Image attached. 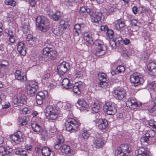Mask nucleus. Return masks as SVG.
<instances>
[{
	"instance_id": "obj_4",
	"label": "nucleus",
	"mask_w": 156,
	"mask_h": 156,
	"mask_svg": "<svg viewBox=\"0 0 156 156\" xmlns=\"http://www.w3.org/2000/svg\"><path fill=\"white\" fill-rule=\"evenodd\" d=\"M65 124L66 129L68 131H77L79 129V125L78 122L73 119L68 118L66 120Z\"/></svg>"
},
{
	"instance_id": "obj_56",
	"label": "nucleus",
	"mask_w": 156,
	"mask_h": 156,
	"mask_svg": "<svg viewBox=\"0 0 156 156\" xmlns=\"http://www.w3.org/2000/svg\"><path fill=\"white\" fill-rule=\"evenodd\" d=\"M129 22L131 26L135 27L137 26V21L135 19L130 20Z\"/></svg>"
},
{
	"instance_id": "obj_31",
	"label": "nucleus",
	"mask_w": 156,
	"mask_h": 156,
	"mask_svg": "<svg viewBox=\"0 0 156 156\" xmlns=\"http://www.w3.org/2000/svg\"><path fill=\"white\" fill-rule=\"evenodd\" d=\"M83 38L89 43L91 44L93 42L92 37L91 34L90 33H84L83 34Z\"/></svg>"
},
{
	"instance_id": "obj_63",
	"label": "nucleus",
	"mask_w": 156,
	"mask_h": 156,
	"mask_svg": "<svg viewBox=\"0 0 156 156\" xmlns=\"http://www.w3.org/2000/svg\"><path fill=\"white\" fill-rule=\"evenodd\" d=\"M62 144L61 143H59L58 142V143L55 144L54 145V148L56 150H59L60 149H61L62 147Z\"/></svg>"
},
{
	"instance_id": "obj_47",
	"label": "nucleus",
	"mask_w": 156,
	"mask_h": 156,
	"mask_svg": "<svg viewBox=\"0 0 156 156\" xmlns=\"http://www.w3.org/2000/svg\"><path fill=\"white\" fill-rule=\"evenodd\" d=\"M47 94L48 92L46 91H44V92L40 91L38 93L36 96L45 99V97Z\"/></svg>"
},
{
	"instance_id": "obj_62",
	"label": "nucleus",
	"mask_w": 156,
	"mask_h": 156,
	"mask_svg": "<svg viewBox=\"0 0 156 156\" xmlns=\"http://www.w3.org/2000/svg\"><path fill=\"white\" fill-rule=\"evenodd\" d=\"M71 105L69 103H67L65 106V108L68 111H69V113L70 112H72V111H71Z\"/></svg>"
},
{
	"instance_id": "obj_37",
	"label": "nucleus",
	"mask_w": 156,
	"mask_h": 156,
	"mask_svg": "<svg viewBox=\"0 0 156 156\" xmlns=\"http://www.w3.org/2000/svg\"><path fill=\"white\" fill-rule=\"evenodd\" d=\"M64 30L58 27L54 28L53 32L57 36H60L62 34Z\"/></svg>"
},
{
	"instance_id": "obj_19",
	"label": "nucleus",
	"mask_w": 156,
	"mask_h": 156,
	"mask_svg": "<svg viewBox=\"0 0 156 156\" xmlns=\"http://www.w3.org/2000/svg\"><path fill=\"white\" fill-rule=\"evenodd\" d=\"M105 143V140L101 138L96 137L93 142L94 146L96 148H99L102 147Z\"/></svg>"
},
{
	"instance_id": "obj_45",
	"label": "nucleus",
	"mask_w": 156,
	"mask_h": 156,
	"mask_svg": "<svg viewBox=\"0 0 156 156\" xmlns=\"http://www.w3.org/2000/svg\"><path fill=\"white\" fill-rule=\"evenodd\" d=\"M152 106L148 108V110L150 112L152 113L156 110V99L154 100L152 103Z\"/></svg>"
},
{
	"instance_id": "obj_59",
	"label": "nucleus",
	"mask_w": 156,
	"mask_h": 156,
	"mask_svg": "<svg viewBox=\"0 0 156 156\" xmlns=\"http://www.w3.org/2000/svg\"><path fill=\"white\" fill-rule=\"evenodd\" d=\"M109 11L111 12L115 11L116 10V8L115 5L111 4L110 5L109 8Z\"/></svg>"
},
{
	"instance_id": "obj_28",
	"label": "nucleus",
	"mask_w": 156,
	"mask_h": 156,
	"mask_svg": "<svg viewBox=\"0 0 156 156\" xmlns=\"http://www.w3.org/2000/svg\"><path fill=\"white\" fill-rule=\"evenodd\" d=\"M31 126L32 129L34 132H41L42 127L38 124L36 121L31 122Z\"/></svg>"
},
{
	"instance_id": "obj_38",
	"label": "nucleus",
	"mask_w": 156,
	"mask_h": 156,
	"mask_svg": "<svg viewBox=\"0 0 156 156\" xmlns=\"http://www.w3.org/2000/svg\"><path fill=\"white\" fill-rule=\"evenodd\" d=\"M15 154L20 156H27L26 151L22 149H17L15 151Z\"/></svg>"
},
{
	"instance_id": "obj_33",
	"label": "nucleus",
	"mask_w": 156,
	"mask_h": 156,
	"mask_svg": "<svg viewBox=\"0 0 156 156\" xmlns=\"http://www.w3.org/2000/svg\"><path fill=\"white\" fill-rule=\"evenodd\" d=\"M8 31V32L7 34L9 41L11 43H14L16 40V36L13 34L12 31H9V30Z\"/></svg>"
},
{
	"instance_id": "obj_35",
	"label": "nucleus",
	"mask_w": 156,
	"mask_h": 156,
	"mask_svg": "<svg viewBox=\"0 0 156 156\" xmlns=\"http://www.w3.org/2000/svg\"><path fill=\"white\" fill-rule=\"evenodd\" d=\"M61 151L63 153L65 154H68L70 151V147L66 145H63L61 147Z\"/></svg>"
},
{
	"instance_id": "obj_40",
	"label": "nucleus",
	"mask_w": 156,
	"mask_h": 156,
	"mask_svg": "<svg viewBox=\"0 0 156 156\" xmlns=\"http://www.w3.org/2000/svg\"><path fill=\"white\" fill-rule=\"evenodd\" d=\"M155 130L151 129L149 130H148L145 133L146 135V136L150 138L153 137L155 135Z\"/></svg>"
},
{
	"instance_id": "obj_58",
	"label": "nucleus",
	"mask_w": 156,
	"mask_h": 156,
	"mask_svg": "<svg viewBox=\"0 0 156 156\" xmlns=\"http://www.w3.org/2000/svg\"><path fill=\"white\" fill-rule=\"evenodd\" d=\"M19 123L21 126L26 125L27 123V120L25 119L24 118H20L19 119Z\"/></svg>"
},
{
	"instance_id": "obj_39",
	"label": "nucleus",
	"mask_w": 156,
	"mask_h": 156,
	"mask_svg": "<svg viewBox=\"0 0 156 156\" xmlns=\"http://www.w3.org/2000/svg\"><path fill=\"white\" fill-rule=\"evenodd\" d=\"M32 112V110L30 108L27 107H25L20 110V113L21 114H29Z\"/></svg>"
},
{
	"instance_id": "obj_10",
	"label": "nucleus",
	"mask_w": 156,
	"mask_h": 156,
	"mask_svg": "<svg viewBox=\"0 0 156 156\" xmlns=\"http://www.w3.org/2000/svg\"><path fill=\"white\" fill-rule=\"evenodd\" d=\"M69 65L66 62H63L57 67L58 72L62 75H63L66 72L69 67Z\"/></svg>"
},
{
	"instance_id": "obj_17",
	"label": "nucleus",
	"mask_w": 156,
	"mask_h": 156,
	"mask_svg": "<svg viewBox=\"0 0 156 156\" xmlns=\"http://www.w3.org/2000/svg\"><path fill=\"white\" fill-rule=\"evenodd\" d=\"M83 87L82 82L79 81L73 84V90L74 93L79 94L81 93V90Z\"/></svg>"
},
{
	"instance_id": "obj_57",
	"label": "nucleus",
	"mask_w": 156,
	"mask_h": 156,
	"mask_svg": "<svg viewBox=\"0 0 156 156\" xmlns=\"http://www.w3.org/2000/svg\"><path fill=\"white\" fill-rule=\"evenodd\" d=\"M44 100L42 98L36 96V102L37 104L40 105L43 103V101Z\"/></svg>"
},
{
	"instance_id": "obj_6",
	"label": "nucleus",
	"mask_w": 156,
	"mask_h": 156,
	"mask_svg": "<svg viewBox=\"0 0 156 156\" xmlns=\"http://www.w3.org/2000/svg\"><path fill=\"white\" fill-rule=\"evenodd\" d=\"M45 115L48 117L49 120H55L58 117V111L51 105L48 106L44 111Z\"/></svg>"
},
{
	"instance_id": "obj_25",
	"label": "nucleus",
	"mask_w": 156,
	"mask_h": 156,
	"mask_svg": "<svg viewBox=\"0 0 156 156\" xmlns=\"http://www.w3.org/2000/svg\"><path fill=\"white\" fill-rule=\"evenodd\" d=\"M15 76L16 78L18 80L24 81H26L27 80L26 76L22 75L21 72L20 70H16L15 73Z\"/></svg>"
},
{
	"instance_id": "obj_20",
	"label": "nucleus",
	"mask_w": 156,
	"mask_h": 156,
	"mask_svg": "<svg viewBox=\"0 0 156 156\" xmlns=\"http://www.w3.org/2000/svg\"><path fill=\"white\" fill-rule=\"evenodd\" d=\"M84 25L83 24H76L74 26L73 35L74 36H77L82 32Z\"/></svg>"
},
{
	"instance_id": "obj_34",
	"label": "nucleus",
	"mask_w": 156,
	"mask_h": 156,
	"mask_svg": "<svg viewBox=\"0 0 156 156\" xmlns=\"http://www.w3.org/2000/svg\"><path fill=\"white\" fill-rule=\"evenodd\" d=\"M146 135L145 134L141 138L140 141L142 144L145 145H147L150 143V138L148 137H146Z\"/></svg>"
},
{
	"instance_id": "obj_14",
	"label": "nucleus",
	"mask_w": 156,
	"mask_h": 156,
	"mask_svg": "<svg viewBox=\"0 0 156 156\" xmlns=\"http://www.w3.org/2000/svg\"><path fill=\"white\" fill-rule=\"evenodd\" d=\"M147 72L151 76H156V64L152 62L148 64L147 66Z\"/></svg>"
},
{
	"instance_id": "obj_44",
	"label": "nucleus",
	"mask_w": 156,
	"mask_h": 156,
	"mask_svg": "<svg viewBox=\"0 0 156 156\" xmlns=\"http://www.w3.org/2000/svg\"><path fill=\"white\" fill-rule=\"evenodd\" d=\"M5 3L7 5L12 6H15L16 4V2L14 0H5Z\"/></svg>"
},
{
	"instance_id": "obj_36",
	"label": "nucleus",
	"mask_w": 156,
	"mask_h": 156,
	"mask_svg": "<svg viewBox=\"0 0 156 156\" xmlns=\"http://www.w3.org/2000/svg\"><path fill=\"white\" fill-rule=\"evenodd\" d=\"M90 12V9L85 7H81L79 11L80 14L81 15H83V14L86 13H89Z\"/></svg>"
},
{
	"instance_id": "obj_12",
	"label": "nucleus",
	"mask_w": 156,
	"mask_h": 156,
	"mask_svg": "<svg viewBox=\"0 0 156 156\" xmlns=\"http://www.w3.org/2000/svg\"><path fill=\"white\" fill-rule=\"evenodd\" d=\"M47 14L50 18L56 21L62 16V13L59 11H56V12L54 13L52 9H50L47 11Z\"/></svg>"
},
{
	"instance_id": "obj_11",
	"label": "nucleus",
	"mask_w": 156,
	"mask_h": 156,
	"mask_svg": "<svg viewBox=\"0 0 156 156\" xmlns=\"http://www.w3.org/2000/svg\"><path fill=\"white\" fill-rule=\"evenodd\" d=\"M22 134L20 131L14 133L10 136L11 139L16 144H19L23 140Z\"/></svg>"
},
{
	"instance_id": "obj_29",
	"label": "nucleus",
	"mask_w": 156,
	"mask_h": 156,
	"mask_svg": "<svg viewBox=\"0 0 156 156\" xmlns=\"http://www.w3.org/2000/svg\"><path fill=\"white\" fill-rule=\"evenodd\" d=\"M109 44L110 46L112 49H115L116 48H120L121 47L120 43L117 41V39L115 40L114 39L110 40L109 41Z\"/></svg>"
},
{
	"instance_id": "obj_13",
	"label": "nucleus",
	"mask_w": 156,
	"mask_h": 156,
	"mask_svg": "<svg viewBox=\"0 0 156 156\" xmlns=\"http://www.w3.org/2000/svg\"><path fill=\"white\" fill-rule=\"evenodd\" d=\"M91 21L94 23H97L101 20H104V18L102 19V14L100 12H95L90 15Z\"/></svg>"
},
{
	"instance_id": "obj_3",
	"label": "nucleus",
	"mask_w": 156,
	"mask_h": 156,
	"mask_svg": "<svg viewBox=\"0 0 156 156\" xmlns=\"http://www.w3.org/2000/svg\"><path fill=\"white\" fill-rule=\"evenodd\" d=\"M37 25L39 29L43 32H46L49 29V24L48 19L43 16H39L36 19Z\"/></svg>"
},
{
	"instance_id": "obj_30",
	"label": "nucleus",
	"mask_w": 156,
	"mask_h": 156,
	"mask_svg": "<svg viewBox=\"0 0 156 156\" xmlns=\"http://www.w3.org/2000/svg\"><path fill=\"white\" fill-rule=\"evenodd\" d=\"M149 152L147 148H145L143 147H140L138 149L137 151V154L136 156H143L144 155H145L148 154Z\"/></svg>"
},
{
	"instance_id": "obj_26",
	"label": "nucleus",
	"mask_w": 156,
	"mask_h": 156,
	"mask_svg": "<svg viewBox=\"0 0 156 156\" xmlns=\"http://www.w3.org/2000/svg\"><path fill=\"white\" fill-rule=\"evenodd\" d=\"M99 124L98 125V128L100 129H105L107 127L108 122L106 119H100L98 121Z\"/></svg>"
},
{
	"instance_id": "obj_48",
	"label": "nucleus",
	"mask_w": 156,
	"mask_h": 156,
	"mask_svg": "<svg viewBox=\"0 0 156 156\" xmlns=\"http://www.w3.org/2000/svg\"><path fill=\"white\" fill-rule=\"evenodd\" d=\"M67 26V23H66L64 20H61L59 22V27L60 28L63 30L66 29Z\"/></svg>"
},
{
	"instance_id": "obj_60",
	"label": "nucleus",
	"mask_w": 156,
	"mask_h": 156,
	"mask_svg": "<svg viewBox=\"0 0 156 156\" xmlns=\"http://www.w3.org/2000/svg\"><path fill=\"white\" fill-rule=\"evenodd\" d=\"M98 86L102 88H105L107 86V83L105 82H103L102 81H100L98 84Z\"/></svg>"
},
{
	"instance_id": "obj_55",
	"label": "nucleus",
	"mask_w": 156,
	"mask_h": 156,
	"mask_svg": "<svg viewBox=\"0 0 156 156\" xmlns=\"http://www.w3.org/2000/svg\"><path fill=\"white\" fill-rule=\"evenodd\" d=\"M27 41H32L35 42L37 39L35 37H33V36L31 34H28L26 37Z\"/></svg>"
},
{
	"instance_id": "obj_64",
	"label": "nucleus",
	"mask_w": 156,
	"mask_h": 156,
	"mask_svg": "<svg viewBox=\"0 0 156 156\" xmlns=\"http://www.w3.org/2000/svg\"><path fill=\"white\" fill-rule=\"evenodd\" d=\"M50 76V74L48 73H45L43 76V79L45 80L48 79Z\"/></svg>"
},
{
	"instance_id": "obj_2",
	"label": "nucleus",
	"mask_w": 156,
	"mask_h": 156,
	"mask_svg": "<svg viewBox=\"0 0 156 156\" xmlns=\"http://www.w3.org/2000/svg\"><path fill=\"white\" fill-rule=\"evenodd\" d=\"M57 53V51L54 48L48 47H45L43 49L40 59L45 62L49 58L53 60L55 58Z\"/></svg>"
},
{
	"instance_id": "obj_49",
	"label": "nucleus",
	"mask_w": 156,
	"mask_h": 156,
	"mask_svg": "<svg viewBox=\"0 0 156 156\" xmlns=\"http://www.w3.org/2000/svg\"><path fill=\"white\" fill-rule=\"evenodd\" d=\"M90 133L89 131L83 129L82 133L83 138L84 139L88 138L90 136Z\"/></svg>"
},
{
	"instance_id": "obj_24",
	"label": "nucleus",
	"mask_w": 156,
	"mask_h": 156,
	"mask_svg": "<svg viewBox=\"0 0 156 156\" xmlns=\"http://www.w3.org/2000/svg\"><path fill=\"white\" fill-rule=\"evenodd\" d=\"M41 153L44 156H54V153L47 147H44L41 150Z\"/></svg>"
},
{
	"instance_id": "obj_61",
	"label": "nucleus",
	"mask_w": 156,
	"mask_h": 156,
	"mask_svg": "<svg viewBox=\"0 0 156 156\" xmlns=\"http://www.w3.org/2000/svg\"><path fill=\"white\" fill-rule=\"evenodd\" d=\"M57 138L58 140V143L62 144L63 143L64 140L63 137L62 135L58 136H57Z\"/></svg>"
},
{
	"instance_id": "obj_22",
	"label": "nucleus",
	"mask_w": 156,
	"mask_h": 156,
	"mask_svg": "<svg viewBox=\"0 0 156 156\" xmlns=\"http://www.w3.org/2000/svg\"><path fill=\"white\" fill-rule=\"evenodd\" d=\"M17 50L21 55L24 56L26 54V51L24 44L23 42H20L18 43Z\"/></svg>"
},
{
	"instance_id": "obj_46",
	"label": "nucleus",
	"mask_w": 156,
	"mask_h": 156,
	"mask_svg": "<svg viewBox=\"0 0 156 156\" xmlns=\"http://www.w3.org/2000/svg\"><path fill=\"white\" fill-rule=\"evenodd\" d=\"M148 87L154 91L156 90V83L155 81H152L148 84Z\"/></svg>"
},
{
	"instance_id": "obj_16",
	"label": "nucleus",
	"mask_w": 156,
	"mask_h": 156,
	"mask_svg": "<svg viewBox=\"0 0 156 156\" xmlns=\"http://www.w3.org/2000/svg\"><path fill=\"white\" fill-rule=\"evenodd\" d=\"M114 94L120 100H122L126 96L125 90L123 88L118 89L114 90Z\"/></svg>"
},
{
	"instance_id": "obj_18",
	"label": "nucleus",
	"mask_w": 156,
	"mask_h": 156,
	"mask_svg": "<svg viewBox=\"0 0 156 156\" xmlns=\"http://www.w3.org/2000/svg\"><path fill=\"white\" fill-rule=\"evenodd\" d=\"M126 104L127 107L133 109H135L136 107H139L140 105V104H138L135 99H132L128 100L126 102Z\"/></svg>"
},
{
	"instance_id": "obj_51",
	"label": "nucleus",
	"mask_w": 156,
	"mask_h": 156,
	"mask_svg": "<svg viewBox=\"0 0 156 156\" xmlns=\"http://www.w3.org/2000/svg\"><path fill=\"white\" fill-rule=\"evenodd\" d=\"M75 76L76 78H80L83 76V72L81 68H79L76 71Z\"/></svg>"
},
{
	"instance_id": "obj_43",
	"label": "nucleus",
	"mask_w": 156,
	"mask_h": 156,
	"mask_svg": "<svg viewBox=\"0 0 156 156\" xmlns=\"http://www.w3.org/2000/svg\"><path fill=\"white\" fill-rule=\"evenodd\" d=\"M41 135L42 138L45 139L48 136V131L45 129H42L41 130Z\"/></svg>"
},
{
	"instance_id": "obj_52",
	"label": "nucleus",
	"mask_w": 156,
	"mask_h": 156,
	"mask_svg": "<svg viewBox=\"0 0 156 156\" xmlns=\"http://www.w3.org/2000/svg\"><path fill=\"white\" fill-rule=\"evenodd\" d=\"M148 125L151 126L153 128L154 130H155L156 133V122L154 121V120H149L148 122Z\"/></svg>"
},
{
	"instance_id": "obj_54",
	"label": "nucleus",
	"mask_w": 156,
	"mask_h": 156,
	"mask_svg": "<svg viewBox=\"0 0 156 156\" xmlns=\"http://www.w3.org/2000/svg\"><path fill=\"white\" fill-rule=\"evenodd\" d=\"M116 70L118 73H123L125 71V68L122 66L119 65L116 68Z\"/></svg>"
},
{
	"instance_id": "obj_50",
	"label": "nucleus",
	"mask_w": 156,
	"mask_h": 156,
	"mask_svg": "<svg viewBox=\"0 0 156 156\" xmlns=\"http://www.w3.org/2000/svg\"><path fill=\"white\" fill-rule=\"evenodd\" d=\"M150 54L148 50L144 51L142 53V58L143 59H147L148 58Z\"/></svg>"
},
{
	"instance_id": "obj_1",
	"label": "nucleus",
	"mask_w": 156,
	"mask_h": 156,
	"mask_svg": "<svg viewBox=\"0 0 156 156\" xmlns=\"http://www.w3.org/2000/svg\"><path fill=\"white\" fill-rule=\"evenodd\" d=\"M94 43L95 47L93 49V53L96 56L99 57L106 53L107 48L102 41L97 40Z\"/></svg>"
},
{
	"instance_id": "obj_15",
	"label": "nucleus",
	"mask_w": 156,
	"mask_h": 156,
	"mask_svg": "<svg viewBox=\"0 0 156 156\" xmlns=\"http://www.w3.org/2000/svg\"><path fill=\"white\" fill-rule=\"evenodd\" d=\"M14 104H17L20 106H22L26 103V97L25 96L21 95L14 98L13 100Z\"/></svg>"
},
{
	"instance_id": "obj_5",
	"label": "nucleus",
	"mask_w": 156,
	"mask_h": 156,
	"mask_svg": "<svg viewBox=\"0 0 156 156\" xmlns=\"http://www.w3.org/2000/svg\"><path fill=\"white\" fill-rule=\"evenodd\" d=\"M131 152V146L126 144H122L116 151V156H128Z\"/></svg>"
},
{
	"instance_id": "obj_9",
	"label": "nucleus",
	"mask_w": 156,
	"mask_h": 156,
	"mask_svg": "<svg viewBox=\"0 0 156 156\" xmlns=\"http://www.w3.org/2000/svg\"><path fill=\"white\" fill-rule=\"evenodd\" d=\"M103 109L106 112L107 114L109 115H114L117 111L114 104L110 102L106 103L104 106Z\"/></svg>"
},
{
	"instance_id": "obj_42",
	"label": "nucleus",
	"mask_w": 156,
	"mask_h": 156,
	"mask_svg": "<svg viewBox=\"0 0 156 156\" xmlns=\"http://www.w3.org/2000/svg\"><path fill=\"white\" fill-rule=\"evenodd\" d=\"M77 103L81 107L86 108L88 107L87 103L84 100H79L77 101Z\"/></svg>"
},
{
	"instance_id": "obj_23",
	"label": "nucleus",
	"mask_w": 156,
	"mask_h": 156,
	"mask_svg": "<svg viewBox=\"0 0 156 156\" xmlns=\"http://www.w3.org/2000/svg\"><path fill=\"white\" fill-rule=\"evenodd\" d=\"M11 152L4 146H0V156H11Z\"/></svg>"
},
{
	"instance_id": "obj_7",
	"label": "nucleus",
	"mask_w": 156,
	"mask_h": 156,
	"mask_svg": "<svg viewBox=\"0 0 156 156\" xmlns=\"http://www.w3.org/2000/svg\"><path fill=\"white\" fill-rule=\"evenodd\" d=\"M130 80L135 87L141 84L144 83L143 76L140 73H136L131 75Z\"/></svg>"
},
{
	"instance_id": "obj_41",
	"label": "nucleus",
	"mask_w": 156,
	"mask_h": 156,
	"mask_svg": "<svg viewBox=\"0 0 156 156\" xmlns=\"http://www.w3.org/2000/svg\"><path fill=\"white\" fill-rule=\"evenodd\" d=\"M98 76V79L100 81H102L103 82H106L107 75L105 73H99Z\"/></svg>"
},
{
	"instance_id": "obj_8",
	"label": "nucleus",
	"mask_w": 156,
	"mask_h": 156,
	"mask_svg": "<svg viewBox=\"0 0 156 156\" xmlns=\"http://www.w3.org/2000/svg\"><path fill=\"white\" fill-rule=\"evenodd\" d=\"M28 83L27 87V94L31 96H33L38 88V83L35 80H33L29 81Z\"/></svg>"
},
{
	"instance_id": "obj_32",
	"label": "nucleus",
	"mask_w": 156,
	"mask_h": 156,
	"mask_svg": "<svg viewBox=\"0 0 156 156\" xmlns=\"http://www.w3.org/2000/svg\"><path fill=\"white\" fill-rule=\"evenodd\" d=\"M93 112L95 113L98 112L100 108V106L98 101L94 102L91 105Z\"/></svg>"
},
{
	"instance_id": "obj_21",
	"label": "nucleus",
	"mask_w": 156,
	"mask_h": 156,
	"mask_svg": "<svg viewBox=\"0 0 156 156\" xmlns=\"http://www.w3.org/2000/svg\"><path fill=\"white\" fill-rule=\"evenodd\" d=\"M62 88L66 89L71 88L73 87V84L70 82L69 80L67 78L63 79L62 81Z\"/></svg>"
},
{
	"instance_id": "obj_53",
	"label": "nucleus",
	"mask_w": 156,
	"mask_h": 156,
	"mask_svg": "<svg viewBox=\"0 0 156 156\" xmlns=\"http://www.w3.org/2000/svg\"><path fill=\"white\" fill-rule=\"evenodd\" d=\"M106 35L109 38L112 39L113 38L114 35V32L113 31L110 29H108L107 30L106 33Z\"/></svg>"
},
{
	"instance_id": "obj_27",
	"label": "nucleus",
	"mask_w": 156,
	"mask_h": 156,
	"mask_svg": "<svg viewBox=\"0 0 156 156\" xmlns=\"http://www.w3.org/2000/svg\"><path fill=\"white\" fill-rule=\"evenodd\" d=\"M125 26V22L120 20H118L115 22L114 25L113 27L115 29L119 30L121 28L124 27Z\"/></svg>"
}]
</instances>
